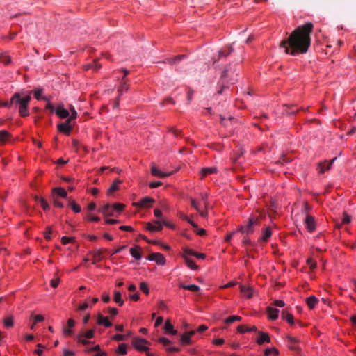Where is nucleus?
I'll return each instance as SVG.
<instances>
[{
	"label": "nucleus",
	"instance_id": "33",
	"mask_svg": "<svg viewBox=\"0 0 356 356\" xmlns=\"http://www.w3.org/2000/svg\"><path fill=\"white\" fill-rule=\"evenodd\" d=\"M164 328H165V332H167V333H171L172 334H176L177 332V330H174L173 325L169 321L165 322Z\"/></svg>",
	"mask_w": 356,
	"mask_h": 356
},
{
	"label": "nucleus",
	"instance_id": "29",
	"mask_svg": "<svg viewBox=\"0 0 356 356\" xmlns=\"http://www.w3.org/2000/svg\"><path fill=\"white\" fill-rule=\"evenodd\" d=\"M272 234L271 229L270 227H266L263 232V235L260 240L264 242H266L270 238Z\"/></svg>",
	"mask_w": 356,
	"mask_h": 356
},
{
	"label": "nucleus",
	"instance_id": "46",
	"mask_svg": "<svg viewBox=\"0 0 356 356\" xmlns=\"http://www.w3.org/2000/svg\"><path fill=\"white\" fill-rule=\"evenodd\" d=\"M40 203L44 211H47L49 209V205L44 198H40Z\"/></svg>",
	"mask_w": 356,
	"mask_h": 356
},
{
	"label": "nucleus",
	"instance_id": "49",
	"mask_svg": "<svg viewBox=\"0 0 356 356\" xmlns=\"http://www.w3.org/2000/svg\"><path fill=\"white\" fill-rule=\"evenodd\" d=\"M126 338H127L126 335L120 334H115L112 337V339L115 340V341H124V340H125Z\"/></svg>",
	"mask_w": 356,
	"mask_h": 356
},
{
	"label": "nucleus",
	"instance_id": "60",
	"mask_svg": "<svg viewBox=\"0 0 356 356\" xmlns=\"http://www.w3.org/2000/svg\"><path fill=\"white\" fill-rule=\"evenodd\" d=\"M159 341L160 343H162L163 345H164V346L169 345V344L171 343V341H170L168 339L165 338V337H161V338H160V339H159Z\"/></svg>",
	"mask_w": 356,
	"mask_h": 356
},
{
	"label": "nucleus",
	"instance_id": "41",
	"mask_svg": "<svg viewBox=\"0 0 356 356\" xmlns=\"http://www.w3.org/2000/svg\"><path fill=\"white\" fill-rule=\"evenodd\" d=\"M185 57L184 55H178L177 56H175V58H169L168 60V62L169 64L170 65H173L179 61H180L181 59H183Z\"/></svg>",
	"mask_w": 356,
	"mask_h": 356
},
{
	"label": "nucleus",
	"instance_id": "21",
	"mask_svg": "<svg viewBox=\"0 0 356 356\" xmlns=\"http://www.w3.org/2000/svg\"><path fill=\"white\" fill-rule=\"evenodd\" d=\"M179 286L181 289L189 290L192 292H197L200 290V288L197 285H195V284L186 285L183 283H180V284H179Z\"/></svg>",
	"mask_w": 356,
	"mask_h": 356
},
{
	"label": "nucleus",
	"instance_id": "3",
	"mask_svg": "<svg viewBox=\"0 0 356 356\" xmlns=\"http://www.w3.org/2000/svg\"><path fill=\"white\" fill-rule=\"evenodd\" d=\"M238 75L236 66L229 64L225 67L220 76V81L223 84H234L237 81Z\"/></svg>",
	"mask_w": 356,
	"mask_h": 356
},
{
	"label": "nucleus",
	"instance_id": "24",
	"mask_svg": "<svg viewBox=\"0 0 356 356\" xmlns=\"http://www.w3.org/2000/svg\"><path fill=\"white\" fill-rule=\"evenodd\" d=\"M95 336V330H88L87 331L81 332L76 336V338L85 337L86 339H92Z\"/></svg>",
	"mask_w": 356,
	"mask_h": 356
},
{
	"label": "nucleus",
	"instance_id": "15",
	"mask_svg": "<svg viewBox=\"0 0 356 356\" xmlns=\"http://www.w3.org/2000/svg\"><path fill=\"white\" fill-rule=\"evenodd\" d=\"M97 324L105 326L106 327H109L112 326V323L108 321V317H105L102 316L101 314H97Z\"/></svg>",
	"mask_w": 356,
	"mask_h": 356
},
{
	"label": "nucleus",
	"instance_id": "44",
	"mask_svg": "<svg viewBox=\"0 0 356 356\" xmlns=\"http://www.w3.org/2000/svg\"><path fill=\"white\" fill-rule=\"evenodd\" d=\"M140 289L147 295L149 293V287L145 282H141L140 284Z\"/></svg>",
	"mask_w": 356,
	"mask_h": 356
},
{
	"label": "nucleus",
	"instance_id": "42",
	"mask_svg": "<svg viewBox=\"0 0 356 356\" xmlns=\"http://www.w3.org/2000/svg\"><path fill=\"white\" fill-rule=\"evenodd\" d=\"M181 342L183 344H191V337H189V336L186 333H185V334H182L181 337Z\"/></svg>",
	"mask_w": 356,
	"mask_h": 356
},
{
	"label": "nucleus",
	"instance_id": "59",
	"mask_svg": "<svg viewBox=\"0 0 356 356\" xmlns=\"http://www.w3.org/2000/svg\"><path fill=\"white\" fill-rule=\"evenodd\" d=\"M183 219L190 223L194 228H197V225L193 220H191L187 216H184Z\"/></svg>",
	"mask_w": 356,
	"mask_h": 356
},
{
	"label": "nucleus",
	"instance_id": "18",
	"mask_svg": "<svg viewBox=\"0 0 356 356\" xmlns=\"http://www.w3.org/2000/svg\"><path fill=\"white\" fill-rule=\"evenodd\" d=\"M240 291L241 293L248 298H250L252 296V288L250 286L241 285Z\"/></svg>",
	"mask_w": 356,
	"mask_h": 356
},
{
	"label": "nucleus",
	"instance_id": "26",
	"mask_svg": "<svg viewBox=\"0 0 356 356\" xmlns=\"http://www.w3.org/2000/svg\"><path fill=\"white\" fill-rule=\"evenodd\" d=\"M282 318L286 320L289 323L293 325L294 323L293 315L288 312L286 310H283L282 312Z\"/></svg>",
	"mask_w": 356,
	"mask_h": 356
},
{
	"label": "nucleus",
	"instance_id": "1",
	"mask_svg": "<svg viewBox=\"0 0 356 356\" xmlns=\"http://www.w3.org/2000/svg\"><path fill=\"white\" fill-rule=\"evenodd\" d=\"M313 29L314 25L312 22H307L298 26L286 39L281 41L280 47L283 48L286 54L291 56L307 53L311 45V33Z\"/></svg>",
	"mask_w": 356,
	"mask_h": 356
},
{
	"label": "nucleus",
	"instance_id": "13",
	"mask_svg": "<svg viewBox=\"0 0 356 356\" xmlns=\"http://www.w3.org/2000/svg\"><path fill=\"white\" fill-rule=\"evenodd\" d=\"M154 202V200L149 197H145L138 202L136 203V205L138 207H140L142 208H148L150 207L152 204Z\"/></svg>",
	"mask_w": 356,
	"mask_h": 356
},
{
	"label": "nucleus",
	"instance_id": "23",
	"mask_svg": "<svg viewBox=\"0 0 356 356\" xmlns=\"http://www.w3.org/2000/svg\"><path fill=\"white\" fill-rule=\"evenodd\" d=\"M307 305L310 309L315 307L316 305L318 302V300L314 296H311L306 299Z\"/></svg>",
	"mask_w": 356,
	"mask_h": 356
},
{
	"label": "nucleus",
	"instance_id": "64",
	"mask_svg": "<svg viewBox=\"0 0 356 356\" xmlns=\"http://www.w3.org/2000/svg\"><path fill=\"white\" fill-rule=\"evenodd\" d=\"M273 305L276 307H282L285 305V303L283 300H277L274 301Z\"/></svg>",
	"mask_w": 356,
	"mask_h": 356
},
{
	"label": "nucleus",
	"instance_id": "4",
	"mask_svg": "<svg viewBox=\"0 0 356 356\" xmlns=\"http://www.w3.org/2000/svg\"><path fill=\"white\" fill-rule=\"evenodd\" d=\"M259 224V220L257 217H251L249 218L246 225H241L238 228V232L243 234H252L254 232V227Z\"/></svg>",
	"mask_w": 356,
	"mask_h": 356
},
{
	"label": "nucleus",
	"instance_id": "32",
	"mask_svg": "<svg viewBox=\"0 0 356 356\" xmlns=\"http://www.w3.org/2000/svg\"><path fill=\"white\" fill-rule=\"evenodd\" d=\"M114 301L118 303L120 306H122L124 304V301L121 298V293L118 291H114V297H113Z\"/></svg>",
	"mask_w": 356,
	"mask_h": 356
},
{
	"label": "nucleus",
	"instance_id": "2",
	"mask_svg": "<svg viewBox=\"0 0 356 356\" xmlns=\"http://www.w3.org/2000/svg\"><path fill=\"white\" fill-rule=\"evenodd\" d=\"M31 99L30 95L22 96L21 93L15 92L11 97V104L15 107H18L20 116L26 117L29 115L28 106Z\"/></svg>",
	"mask_w": 356,
	"mask_h": 356
},
{
	"label": "nucleus",
	"instance_id": "8",
	"mask_svg": "<svg viewBox=\"0 0 356 356\" xmlns=\"http://www.w3.org/2000/svg\"><path fill=\"white\" fill-rule=\"evenodd\" d=\"M106 252V249H99L95 251L90 252L89 254L92 256V264H95L96 262L103 259L104 253Z\"/></svg>",
	"mask_w": 356,
	"mask_h": 356
},
{
	"label": "nucleus",
	"instance_id": "17",
	"mask_svg": "<svg viewBox=\"0 0 356 356\" xmlns=\"http://www.w3.org/2000/svg\"><path fill=\"white\" fill-rule=\"evenodd\" d=\"M267 312L270 320L275 321L278 318L279 309L268 307H267Z\"/></svg>",
	"mask_w": 356,
	"mask_h": 356
},
{
	"label": "nucleus",
	"instance_id": "30",
	"mask_svg": "<svg viewBox=\"0 0 356 356\" xmlns=\"http://www.w3.org/2000/svg\"><path fill=\"white\" fill-rule=\"evenodd\" d=\"M72 147L76 152H79L81 150H83V152L86 150V147L81 145L79 141L77 140H72Z\"/></svg>",
	"mask_w": 356,
	"mask_h": 356
},
{
	"label": "nucleus",
	"instance_id": "38",
	"mask_svg": "<svg viewBox=\"0 0 356 356\" xmlns=\"http://www.w3.org/2000/svg\"><path fill=\"white\" fill-rule=\"evenodd\" d=\"M185 261L187 266L192 270H197L198 266L195 264L194 261L189 259L188 257H186Z\"/></svg>",
	"mask_w": 356,
	"mask_h": 356
},
{
	"label": "nucleus",
	"instance_id": "22",
	"mask_svg": "<svg viewBox=\"0 0 356 356\" xmlns=\"http://www.w3.org/2000/svg\"><path fill=\"white\" fill-rule=\"evenodd\" d=\"M56 113L61 118H66L70 115L69 111L64 108L62 106H58L57 109L56 110Z\"/></svg>",
	"mask_w": 356,
	"mask_h": 356
},
{
	"label": "nucleus",
	"instance_id": "51",
	"mask_svg": "<svg viewBox=\"0 0 356 356\" xmlns=\"http://www.w3.org/2000/svg\"><path fill=\"white\" fill-rule=\"evenodd\" d=\"M52 233V230H51V228L50 227H48L47 228V231L44 232V238H46V240L47 241H50L51 240V234Z\"/></svg>",
	"mask_w": 356,
	"mask_h": 356
},
{
	"label": "nucleus",
	"instance_id": "10",
	"mask_svg": "<svg viewBox=\"0 0 356 356\" xmlns=\"http://www.w3.org/2000/svg\"><path fill=\"white\" fill-rule=\"evenodd\" d=\"M259 337L257 339L256 342L259 345H262L264 343H270V338L269 335L262 331H257Z\"/></svg>",
	"mask_w": 356,
	"mask_h": 356
},
{
	"label": "nucleus",
	"instance_id": "28",
	"mask_svg": "<svg viewBox=\"0 0 356 356\" xmlns=\"http://www.w3.org/2000/svg\"><path fill=\"white\" fill-rule=\"evenodd\" d=\"M140 248L139 246H136V248H132L130 249V254L131 256L137 260L141 259V254L140 252Z\"/></svg>",
	"mask_w": 356,
	"mask_h": 356
},
{
	"label": "nucleus",
	"instance_id": "36",
	"mask_svg": "<svg viewBox=\"0 0 356 356\" xmlns=\"http://www.w3.org/2000/svg\"><path fill=\"white\" fill-rule=\"evenodd\" d=\"M127 353V345L125 343H121L118 346V348L116 350V353L122 355H126Z\"/></svg>",
	"mask_w": 356,
	"mask_h": 356
},
{
	"label": "nucleus",
	"instance_id": "40",
	"mask_svg": "<svg viewBox=\"0 0 356 356\" xmlns=\"http://www.w3.org/2000/svg\"><path fill=\"white\" fill-rule=\"evenodd\" d=\"M232 51H233V48L231 46H229L228 47V51L225 50V49H221L219 51V53H218L219 58L223 57V56L226 57L227 56L230 54Z\"/></svg>",
	"mask_w": 356,
	"mask_h": 356
},
{
	"label": "nucleus",
	"instance_id": "34",
	"mask_svg": "<svg viewBox=\"0 0 356 356\" xmlns=\"http://www.w3.org/2000/svg\"><path fill=\"white\" fill-rule=\"evenodd\" d=\"M10 138V134L6 130L0 131V141L6 143Z\"/></svg>",
	"mask_w": 356,
	"mask_h": 356
},
{
	"label": "nucleus",
	"instance_id": "19",
	"mask_svg": "<svg viewBox=\"0 0 356 356\" xmlns=\"http://www.w3.org/2000/svg\"><path fill=\"white\" fill-rule=\"evenodd\" d=\"M151 172L153 175L160 177H166L172 175V172L164 173L160 171L155 165H153L151 169Z\"/></svg>",
	"mask_w": 356,
	"mask_h": 356
},
{
	"label": "nucleus",
	"instance_id": "47",
	"mask_svg": "<svg viewBox=\"0 0 356 356\" xmlns=\"http://www.w3.org/2000/svg\"><path fill=\"white\" fill-rule=\"evenodd\" d=\"M351 221V217L346 212L343 214L342 223L348 224Z\"/></svg>",
	"mask_w": 356,
	"mask_h": 356
},
{
	"label": "nucleus",
	"instance_id": "52",
	"mask_svg": "<svg viewBox=\"0 0 356 356\" xmlns=\"http://www.w3.org/2000/svg\"><path fill=\"white\" fill-rule=\"evenodd\" d=\"M37 346L39 348L35 350V353L37 354L38 356H42L43 350H42V348H44L45 347L41 343H38Z\"/></svg>",
	"mask_w": 356,
	"mask_h": 356
},
{
	"label": "nucleus",
	"instance_id": "25",
	"mask_svg": "<svg viewBox=\"0 0 356 356\" xmlns=\"http://www.w3.org/2000/svg\"><path fill=\"white\" fill-rule=\"evenodd\" d=\"M237 331L240 333H244L245 332H257V329L255 326L248 327L245 325H241L237 327Z\"/></svg>",
	"mask_w": 356,
	"mask_h": 356
},
{
	"label": "nucleus",
	"instance_id": "39",
	"mask_svg": "<svg viewBox=\"0 0 356 356\" xmlns=\"http://www.w3.org/2000/svg\"><path fill=\"white\" fill-rule=\"evenodd\" d=\"M270 354H273L277 356L279 355V350L274 347L266 348L264 350V356H268Z\"/></svg>",
	"mask_w": 356,
	"mask_h": 356
},
{
	"label": "nucleus",
	"instance_id": "12",
	"mask_svg": "<svg viewBox=\"0 0 356 356\" xmlns=\"http://www.w3.org/2000/svg\"><path fill=\"white\" fill-rule=\"evenodd\" d=\"M146 228L150 232H159L162 230L163 225L161 221L156 220L154 223L148 222Z\"/></svg>",
	"mask_w": 356,
	"mask_h": 356
},
{
	"label": "nucleus",
	"instance_id": "14",
	"mask_svg": "<svg viewBox=\"0 0 356 356\" xmlns=\"http://www.w3.org/2000/svg\"><path fill=\"white\" fill-rule=\"evenodd\" d=\"M336 159H337V158L335 157V158L332 159V160H330V161H325L323 163H318V168L320 169L319 172L323 173L325 171L329 170Z\"/></svg>",
	"mask_w": 356,
	"mask_h": 356
},
{
	"label": "nucleus",
	"instance_id": "48",
	"mask_svg": "<svg viewBox=\"0 0 356 356\" xmlns=\"http://www.w3.org/2000/svg\"><path fill=\"white\" fill-rule=\"evenodd\" d=\"M195 251H193V250L191 249H189V248H185L184 250V259H186V257H188V255H192V256H194L195 255Z\"/></svg>",
	"mask_w": 356,
	"mask_h": 356
},
{
	"label": "nucleus",
	"instance_id": "9",
	"mask_svg": "<svg viewBox=\"0 0 356 356\" xmlns=\"http://www.w3.org/2000/svg\"><path fill=\"white\" fill-rule=\"evenodd\" d=\"M99 212L105 216H113L115 212V207L113 204H106L98 209Z\"/></svg>",
	"mask_w": 356,
	"mask_h": 356
},
{
	"label": "nucleus",
	"instance_id": "53",
	"mask_svg": "<svg viewBox=\"0 0 356 356\" xmlns=\"http://www.w3.org/2000/svg\"><path fill=\"white\" fill-rule=\"evenodd\" d=\"M70 110L71 111V115H70V117L68 119H71V121H72L73 119H75L76 118L77 113L75 111V108H74V107L73 106H71L70 107Z\"/></svg>",
	"mask_w": 356,
	"mask_h": 356
},
{
	"label": "nucleus",
	"instance_id": "45",
	"mask_svg": "<svg viewBox=\"0 0 356 356\" xmlns=\"http://www.w3.org/2000/svg\"><path fill=\"white\" fill-rule=\"evenodd\" d=\"M70 205L72 208V209L75 212V213H79L81 211V207L79 205L76 204L74 202H70Z\"/></svg>",
	"mask_w": 356,
	"mask_h": 356
},
{
	"label": "nucleus",
	"instance_id": "56",
	"mask_svg": "<svg viewBox=\"0 0 356 356\" xmlns=\"http://www.w3.org/2000/svg\"><path fill=\"white\" fill-rule=\"evenodd\" d=\"M238 229H237L236 230L233 231V232H232L229 233V234L226 236V237H225V241H226V242H229V241H230V240H231V238H232L235 235V234H236V233H238Z\"/></svg>",
	"mask_w": 356,
	"mask_h": 356
},
{
	"label": "nucleus",
	"instance_id": "62",
	"mask_svg": "<svg viewBox=\"0 0 356 356\" xmlns=\"http://www.w3.org/2000/svg\"><path fill=\"white\" fill-rule=\"evenodd\" d=\"M91 64L92 65V69L95 70H98L102 67V64H99L97 60H94Z\"/></svg>",
	"mask_w": 356,
	"mask_h": 356
},
{
	"label": "nucleus",
	"instance_id": "50",
	"mask_svg": "<svg viewBox=\"0 0 356 356\" xmlns=\"http://www.w3.org/2000/svg\"><path fill=\"white\" fill-rule=\"evenodd\" d=\"M33 321H34V323L42 322V321H43L44 320V316L42 315H40V314L33 316Z\"/></svg>",
	"mask_w": 356,
	"mask_h": 356
},
{
	"label": "nucleus",
	"instance_id": "55",
	"mask_svg": "<svg viewBox=\"0 0 356 356\" xmlns=\"http://www.w3.org/2000/svg\"><path fill=\"white\" fill-rule=\"evenodd\" d=\"M307 263L310 266V268L312 270H314L316 268V263L312 258H309L307 260Z\"/></svg>",
	"mask_w": 356,
	"mask_h": 356
},
{
	"label": "nucleus",
	"instance_id": "58",
	"mask_svg": "<svg viewBox=\"0 0 356 356\" xmlns=\"http://www.w3.org/2000/svg\"><path fill=\"white\" fill-rule=\"evenodd\" d=\"M108 312L111 316H114L117 315L118 313V309L114 308V307H108Z\"/></svg>",
	"mask_w": 356,
	"mask_h": 356
},
{
	"label": "nucleus",
	"instance_id": "35",
	"mask_svg": "<svg viewBox=\"0 0 356 356\" xmlns=\"http://www.w3.org/2000/svg\"><path fill=\"white\" fill-rule=\"evenodd\" d=\"M242 318L239 316H231L224 320V323L229 324L235 321H241Z\"/></svg>",
	"mask_w": 356,
	"mask_h": 356
},
{
	"label": "nucleus",
	"instance_id": "20",
	"mask_svg": "<svg viewBox=\"0 0 356 356\" xmlns=\"http://www.w3.org/2000/svg\"><path fill=\"white\" fill-rule=\"evenodd\" d=\"M218 171L217 168L216 167H210V168H203L201 170V175L202 177H204L209 175L216 173Z\"/></svg>",
	"mask_w": 356,
	"mask_h": 356
},
{
	"label": "nucleus",
	"instance_id": "11",
	"mask_svg": "<svg viewBox=\"0 0 356 356\" xmlns=\"http://www.w3.org/2000/svg\"><path fill=\"white\" fill-rule=\"evenodd\" d=\"M305 223L307 229L309 232H313L316 229L315 221L314 217L307 215L305 219Z\"/></svg>",
	"mask_w": 356,
	"mask_h": 356
},
{
	"label": "nucleus",
	"instance_id": "16",
	"mask_svg": "<svg viewBox=\"0 0 356 356\" xmlns=\"http://www.w3.org/2000/svg\"><path fill=\"white\" fill-rule=\"evenodd\" d=\"M129 80L122 77L121 80L120 85L118 88L119 96H121L124 91H127L129 88V85L128 83Z\"/></svg>",
	"mask_w": 356,
	"mask_h": 356
},
{
	"label": "nucleus",
	"instance_id": "37",
	"mask_svg": "<svg viewBox=\"0 0 356 356\" xmlns=\"http://www.w3.org/2000/svg\"><path fill=\"white\" fill-rule=\"evenodd\" d=\"M3 324L6 328H9L13 326V316H7L3 319Z\"/></svg>",
	"mask_w": 356,
	"mask_h": 356
},
{
	"label": "nucleus",
	"instance_id": "27",
	"mask_svg": "<svg viewBox=\"0 0 356 356\" xmlns=\"http://www.w3.org/2000/svg\"><path fill=\"white\" fill-rule=\"evenodd\" d=\"M122 183V181L120 179H115L111 187L108 189V194L111 195L113 193H114L115 191L118 189L119 185Z\"/></svg>",
	"mask_w": 356,
	"mask_h": 356
},
{
	"label": "nucleus",
	"instance_id": "5",
	"mask_svg": "<svg viewBox=\"0 0 356 356\" xmlns=\"http://www.w3.org/2000/svg\"><path fill=\"white\" fill-rule=\"evenodd\" d=\"M147 344H149V342L143 338L135 337L132 340L133 346L139 351L147 352L149 350Z\"/></svg>",
	"mask_w": 356,
	"mask_h": 356
},
{
	"label": "nucleus",
	"instance_id": "6",
	"mask_svg": "<svg viewBox=\"0 0 356 356\" xmlns=\"http://www.w3.org/2000/svg\"><path fill=\"white\" fill-rule=\"evenodd\" d=\"M72 129V124H71V119H67L65 122L59 124L58 125V130L66 135H70Z\"/></svg>",
	"mask_w": 356,
	"mask_h": 356
},
{
	"label": "nucleus",
	"instance_id": "7",
	"mask_svg": "<svg viewBox=\"0 0 356 356\" xmlns=\"http://www.w3.org/2000/svg\"><path fill=\"white\" fill-rule=\"evenodd\" d=\"M147 259L154 261L159 265H164L165 263V258L161 253H152L148 255Z\"/></svg>",
	"mask_w": 356,
	"mask_h": 356
},
{
	"label": "nucleus",
	"instance_id": "63",
	"mask_svg": "<svg viewBox=\"0 0 356 356\" xmlns=\"http://www.w3.org/2000/svg\"><path fill=\"white\" fill-rule=\"evenodd\" d=\"M73 240L72 238L67 237V236H63L61 238V242L63 245H66L71 242Z\"/></svg>",
	"mask_w": 356,
	"mask_h": 356
},
{
	"label": "nucleus",
	"instance_id": "57",
	"mask_svg": "<svg viewBox=\"0 0 356 356\" xmlns=\"http://www.w3.org/2000/svg\"><path fill=\"white\" fill-rule=\"evenodd\" d=\"M207 197H208V195L207 193H202L201 194V198H202V201L204 203V206H205L206 209L208 208V206H209V203H208V201H207Z\"/></svg>",
	"mask_w": 356,
	"mask_h": 356
},
{
	"label": "nucleus",
	"instance_id": "61",
	"mask_svg": "<svg viewBox=\"0 0 356 356\" xmlns=\"http://www.w3.org/2000/svg\"><path fill=\"white\" fill-rule=\"evenodd\" d=\"M42 90L41 89H38L34 91V96L37 99H42Z\"/></svg>",
	"mask_w": 356,
	"mask_h": 356
},
{
	"label": "nucleus",
	"instance_id": "54",
	"mask_svg": "<svg viewBox=\"0 0 356 356\" xmlns=\"http://www.w3.org/2000/svg\"><path fill=\"white\" fill-rule=\"evenodd\" d=\"M113 207H115V211L120 212L122 211L124 208V204L117 203L115 204H113Z\"/></svg>",
	"mask_w": 356,
	"mask_h": 356
},
{
	"label": "nucleus",
	"instance_id": "31",
	"mask_svg": "<svg viewBox=\"0 0 356 356\" xmlns=\"http://www.w3.org/2000/svg\"><path fill=\"white\" fill-rule=\"evenodd\" d=\"M53 192L56 193L57 195H58L59 196H60L61 197H63V198H67V192L65 191V190L63 188H53Z\"/></svg>",
	"mask_w": 356,
	"mask_h": 356
},
{
	"label": "nucleus",
	"instance_id": "43",
	"mask_svg": "<svg viewBox=\"0 0 356 356\" xmlns=\"http://www.w3.org/2000/svg\"><path fill=\"white\" fill-rule=\"evenodd\" d=\"M11 62V58L10 56L6 55H0V63H2L5 65H8Z\"/></svg>",
	"mask_w": 356,
	"mask_h": 356
}]
</instances>
